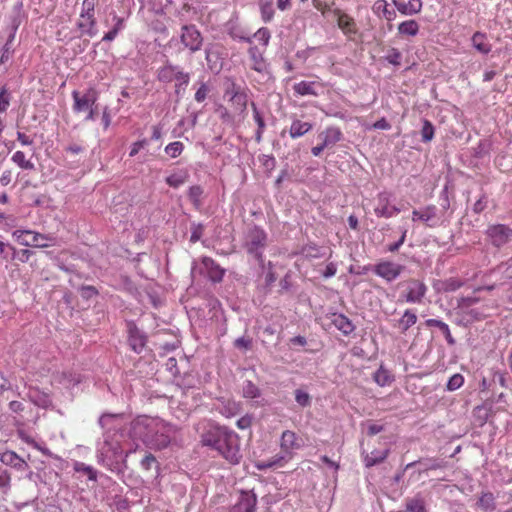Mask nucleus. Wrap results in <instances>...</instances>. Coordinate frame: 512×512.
I'll use <instances>...</instances> for the list:
<instances>
[{"label":"nucleus","mask_w":512,"mask_h":512,"mask_svg":"<svg viewBox=\"0 0 512 512\" xmlns=\"http://www.w3.org/2000/svg\"><path fill=\"white\" fill-rule=\"evenodd\" d=\"M372 9L377 16L383 17L389 22L396 18L395 10L388 8V3L386 0H377L374 3Z\"/></svg>","instance_id":"30"},{"label":"nucleus","mask_w":512,"mask_h":512,"mask_svg":"<svg viewBox=\"0 0 512 512\" xmlns=\"http://www.w3.org/2000/svg\"><path fill=\"white\" fill-rule=\"evenodd\" d=\"M390 199L391 194L388 192H380L377 195V203L374 208L377 217L391 218L400 212L396 206L390 205Z\"/></svg>","instance_id":"14"},{"label":"nucleus","mask_w":512,"mask_h":512,"mask_svg":"<svg viewBox=\"0 0 512 512\" xmlns=\"http://www.w3.org/2000/svg\"><path fill=\"white\" fill-rule=\"evenodd\" d=\"M254 38H256L260 43L263 44V46L266 47L269 44L271 33L268 28L262 27L255 32Z\"/></svg>","instance_id":"54"},{"label":"nucleus","mask_w":512,"mask_h":512,"mask_svg":"<svg viewBox=\"0 0 512 512\" xmlns=\"http://www.w3.org/2000/svg\"><path fill=\"white\" fill-rule=\"evenodd\" d=\"M183 150L184 144L180 141L171 142L164 149L165 153L169 155L171 158H177L178 156L181 155Z\"/></svg>","instance_id":"45"},{"label":"nucleus","mask_w":512,"mask_h":512,"mask_svg":"<svg viewBox=\"0 0 512 512\" xmlns=\"http://www.w3.org/2000/svg\"><path fill=\"white\" fill-rule=\"evenodd\" d=\"M238 412L239 405L236 402H228L221 410V413L227 418L235 416Z\"/></svg>","instance_id":"58"},{"label":"nucleus","mask_w":512,"mask_h":512,"mask_svg":"<svg viewBox=\"0 0 512 512\" xmlns=\"http://www.w3.org/2000/svg\"><path fill=\"white\" fill-rule=\"evenodd\" d=\"M202 265L213 282H219L222 280L224 270L212 258L203 257Z\"/></svg>","instance_id":"23"},{"label":"nucleus","mask_w":512,"mask_h":512,"mask_svg":"<svg viewBox=\"0 0 512 512\" xmlns=\"http://www.w3.org/2000/svg\"><path fill=\"white\" fill-rule=\"evenodd\" d=\"M435 129L433 124L427 120H423V126L421 129V139L423 142H430L434 137Z\"/></svg>","instance_id":"46"},{"label":"nucleus","mask_w":512,"mask_h":512,"mask_svg":"<svg viewBox=\"0 0 512 512\" xmlns=\"http://www.w3.org/2000/svg\"><path fill=\"white\" fill-rule=\"evenodd\" d=\"M189 179V173L186 169H181L166 177L165 182L172 188H179Z\"/></svg>","instance_id":"32"},{"label":"nucleus","mask_w":512,"mask_h":512,"mask_svg":"<svg viewBox=\"0 0 512 512\" xmlns=\"http://www.w3.org/2000/svg\"><path fill=\"white\" fill-rule=\"evenodd\" d=\"M427 327H437L439 332H442L449 345L455 344V339L452 337L448 324L438 319H427L425 321Z\"/></svg>","instance_id":"33"},{"label":"nucleus","mask_w":512,"mask_h":512,"mask_svg":"<svg viewBox=\"0 0 512 512\" xmlns=\"http://www.w3.org/2000/svg\"><path fill=\"white\" fill-rule=\"evenodd\" d=\"M406 510L407 512H427L424 498L418 494L406 499Z\"/></svg>","instance_id":"38"},{"label":"nucleus","mask_w":512,"mask_h":512,"mask_svg":"<svg viewBox=\"0 0 512 512\" xmlns=\"http://www.w3.org/2000/svg\"><path fill=\"white\" fill-rule=\"evenodd\" d=\"M416 322H417L416 313L411 309H407L404 311L402 317L398 320V328L400 329V331L402 333H405L413 325H415Z\"/></svg>","instance_id":"35"},{"label":"nucleus","mask_w":512,"mask_h":512,"mask_svg":"<svg viewBox=\"0 0 512 512\" xmlns=\"http://www.w3.org/2000/svg\"><path fill=\"white\" fill-rule=\"evenodd\" d=\"M394 4L397 10L403 15H414L419 13L422 9L421 0H410L406 3L394 0Z\"/></svg>","instance_id":"29"},{"label":"nucleus","mask_w":512,"mask_h":512,"mask_svg":"<svg viewBox=\"0 0 512 512\" xmlns=\"http://www.w3.org/2000/svg\"><path fill=\"white\" fill-rule=\"evenodd\" d=\"M234 347L243 351L250 350L252 348V339L245 336L239 337L234 341Z\"/></svg>","instance_id":"57"},{"label":"nucleus","mask_w":512,"mask_h":512,"mask_svg":"<svg viewBox=\"0 0 512 512\" xmlns=\"http://www.w3.org/2000/svg\"><path fill=\"white\" fill-rule=\"evenodd\" d=\"M338 27L349 38L357 34L358 29L355 20L346 13H339L337 19Z\"/></svg>","instance_id":"24"},{"label":"nucleus","mask_w":512,"mask_h":512,"mask_svg":"<svg viewBox=\"0 0 512 512\" xmlns=\"http://www.w3.org/2000/svg\"><path fill=\"white\" fill-rule=\"evenodd\" d=\"M384 59L391 65L400 66L402 54L397 48L392 47L387 51V54L385 55Z\"/></svg>","instance_id":"48"},{"label":"nucleus","mask_w":512,"mask_h":512,"mask_svg":"<svg viewBox=\"0 0 512 512\" xmlns=\"http://www.w3.org/2000/svg\"><path fill=\"white\" fill-rule=\"evenodd\" d=\"M319 138L322 140L321 143L328 148L340 142L343 138V134L338 127L331 126L321 132Z\"/></svg>","instance_id":"21"},{"label":"nucleus","mask_w":512,"mask_h":512,"mask_svg":"<svg viewBox=\"0 0 512 512\" xmlns=\"http://www.w3.org/2000/svg\"><path fill=\"white\" fill-rule=\"evenodd\" d=\"M95 4V0H83L80 12L81 18H85V16H87L86 18L95 17Z\"/></svg>","instance_id":"51"},{"label":"nucleus","mask_w":512,"mask_h":512,"mask_svg":"<svg viewBox=\"0 0 512 512\" xmlns=\"http://www.w3.org/2000/svg\"><path fill=\"white\" fill-rule=\"evenodd\" d=\"M11 93L3 86L0 89V113H5L10 106Z\"/></svg>","instance_id":"50"},{"label":"nucleus","mask_w":512,"mask_h":512,"mask_svg":"<svg viewBox=\"0 0 512 512\" xmlns=\"http://www.w3.org/2000/svg\"><path fill=\"white\" fill-rule=\"evenodd\" d=\"M17 435L23 442L27 443L28 445L33 446L34 448H36L37 450H40L44 454L46 453V451L43 448H41V446L24 430H18Z\"/></svg>","instance_id":"55"},{"label":"nucleus","mask_w":512,"mask_h":512,"mask_svg":"<svg viewBox=\"0 0 512 512\" xmlns=\"http://www.w3.org/2000/svg\"><path fill=\"white\" fill-rule=\"evenodd\" d=\"M230 101L236 111L243 113L247 108L248 97L245 92L233 88Z\"/></svg>","instance_id":"31"},{"label":"nucleus","mask_w":512,"mask_h":512,"mask_svg":"<svg viewBox=\"0 0 512 512\" xmlns=\"http://www.w3.org/2000/svg\"><path fill=\"white\" fill-rule=\"evenodd\" d=\"M257 498L255 494L243 493L234 505L232 512H255Z\"/></svg>","instance_id":"20"},{"label":"nucleus","mask_w":512,"mask_h":512,"mask_svg":"<svg viewBox=\"0 0 512 512\" xmlns=\"http://www.w3.org/2000/svg\"><path fill=\"white\" fill-rule=\"evenodd\" d=\"M73 98V111L75 113H82L92 106H95L98 100V92L94 88H89L81 93L77 90L72 92Z\"/></svg>","instance_id":"10"},{"label":"nucleus","mask_w":512,"mask_h":512,"mask_svg":"<svg viewBox=\"0 0 512 512\" xmlns=\"http://www.w3.org/2000/svg\"><path fill=\"white\" fill-rule=\"evenodd\" d=\"M204 190L200 185H193L188 190V198L196 209L202 206V196Z\"/></svg>","instance_id":"42"},{"label":"nucleus","mask_w":512,"mask_h":512,"mask_svg":"<svg viewBox=\"0 0 512 512\" xmlns=\"http://www.w3.org/2000/svg\"><path fill=\"white\" fill-rule=\"evenodd\" d=\"M390 450L389 449H383L378 450L375 449L371 451L370 453L363 452V461L366 467L370 468L372 466H375L377 464L382 463L389 455Z\"/></svg>","instance_id":"25"},{"label":"nucleus","mask_w":512,"mask_h":512,"mask_svg":"<svg viewBox=\"0 0 512 512\" xmlns=\"http://www.w3.org/2000/svg\"><path fill=\"white\" fill-rule=\"evenodd\" d=\"M301 447V440L294 431H283L280 438V448L285 456H291L293 450Z\"/></svg>","instance_id":"17"},{"label":"nucleus","mask_w":512,"mask_h":512,"mask_svg":"<svg viewBox=\"0 0 512 512\" xmlns=\"http://www.w3.org/2000/svg\"><path fill=\"white\" fill-rule=\"evenodd\" d=\"M74 470L79 473H84L87 475L88 479L91 481L97 480V472L96 470L83 462H75L74 463Z\"/></svg>","instance_id":"44"},{"label":"nucleus","mask_w":512,"mask_h":512,"mask_svg":"<svg viewBox=\"0 0 512 512\" xmlns=\"http://www.w3.org/2000/svg\"><path fill=\"white\" fill-rule=\"evenodd\" d=\"M0 462L18 472H24L30 469L28 463L13 450L0 452Z\"/></svg>","instance_id":"16"},{"label":"nucleus","mask_w":512,"mask_h":512,"mask_svg":"<svg viewBox=\"0 0 512 512\" xmlns=\"http://www.w3.org/2000/svg\"><path fill=\"white\" fill-rule=\"evenodd\" d=\"M486 234L495 247H502L512 239V229L504 224L489 226Z\"/></svg>","instance_id":"12"},{"label":"nucleus","mask_w":512,"mask_h":512,"mask_svg":"<svg viewBox=\"0 0 512 512\" xmlns=\"http://www.w3.org/2000/svg\"><path fill=\"white\" fill-rule=\"evenodd\" d=\"M263 53L264 52L256 46H251L248 49L249 58L252 62L251 68L259 73L267 71V63L264 59Z\"/></svg>","instance_id":"22"},{"label":"nucleus","mask_w":512,"mask_h":512,"mask_svg":"<svg viewBox=\"0 0 512 512\" xmlns=\"http://www.w3.org/2000/svg\"><path fill=\"white\" fill-rule=\"evenodd\" d=\"M157 78L162 83L175 82V95L178 98L183 97L186 88L190 82V74L185 72L180 66L166 63L157 72Z\"/></svg>","instance_id":"3"},{"label":"nucleus","mask_w":512,"mask_h":512,"mask_svg":"<svg viewBox=\"0 0 512 512\" xmlns=\"http://www.w3.org/2000/svg\"><path fill=\"white\" fill-rule=\"evenodd\" d=\"M215 450L231 464H238L242 458L239 436L237 433L229 429H226L224 437L220 439Z\"/></svg>","instance_id":"5"},{"label":"nucleus","mask_w":512,"mask_h":512,"mask_svg":"<svg viewBox=\"0 0 512 512\" xmlns=\"http://www.w3.org/2000/svg\"><path fill=\"white\" fill-rule=\"evenodd\" d=\"M268 244V234L260 226L253 225L248 228L243 238V249L263 269L265 268L264 251Z\"/></svg>","instance_id":"2"},{"label":"nucleus","mask_w":512,"mask_h":512,"mask_svg":"<svg viewBox=\"0 0 512 512\" xmlns=\"http://www.w3.org/2000/svg\"><path fill=\"white\" fill-rule=\"evenodd\" d=\"M204 232V225L201 223H192L191 224V236H190V242L196 243L199 241L203 235Z\"/></svg>","instance_id":"53"},{"label":"nucleus","mask_w":512,"mask_h":512,"mask_svg":"<svg viewBox=\"0 0 512 512\" xmlns=\"http://www.w3.org/2000/svg\"><path fill=\"white\" fill-rule=\"evenodd\" d=\"M427 293V286L423 281L410 279L406 282V293L402 297L407 303L419 304Z\"/></svg>","instance_id":"11"},{"label":"nucleus","mask_w":512,"mask_h":512,"mask_svg":"<svg viewBox=\"0 0 512 512\" xmlns=\"http://www.w3.org/2000/svg\"><path fill=\"white\" fill-rule=\"evenodd\" d=\"M242 394L244 398L256 399L261 396L260 389L250 380L243 383Z\"/></svg>","instance_id":"43"},{"label":"nucleus","mask_w":512,"mask_h":512,"mask_svg":"<svg viewBox=\"0 0 512 512\" xmlns=\"http://www.w3.org/2000/svg\"><path fill=\"white\" fill-rule=\"evenodd\" d=\"M443 285L445 291L453 292L462 287L463 282L458 279L450 278L446 280Z\"/></svg>","instance_id":"62"},{"label":"nucleus","mask_w":512,"mask_h":512,"mask_svg":"<svg viewBox=\"0 0 512 512\" xmlns=\"http://www.w3.org/2000/svg\"><path fill=\"white\" fill-rule=\"evenodd\" d=\"M13 252L15 254L16 249L10 243L0 241V256L3 260L9 259V252Z\"/></svg>","instance_id":"61"},{"label":"nucleus","mask_w":512,"mask_h":512,"mask_svg":"<svg viewBox=\"0 0 512 512\" xmlns=\"http://www.w3.org/2000/svg\"><path fill=\"white\" fill-rule=\"evenodd\" d=\"M463 383L464 377L461 374L457 373L449 378L446 388L448 391H455L459 389L463 385Z\"/></svg>","instance_id":"52"},{"label":"nucleus","mask_w":512,"mask_h":512,"mask_svg":"<svg viewBox=\"0 0 512 512\" xmlns=\"http://www.w3.org/2000/svg\"><path fill=\"white\" fill-rule=\"evenodd\" d=\"M477 506L483 512H493L496 509V498L491 492H483L477 501Z\"/></svg>","instance_id":"34"},{"label":"nucleus","mask_w":512,"mask_h":512,"mask_svg":"<svg viewBox=\"0 0 512 512\" xmlns=\"http://www.w3.org/2000/svg\"><path fill=\"white\" fill-rule=\"evenodd\" d=\"M125 423V415L122 413H104L99 418L104 440L98 447V463L111 471L117 469L118 459L123 453L120 441L124 438L121 429Z\"/></svg>","instance_id":"1"},{"label":"nucleus","mask_w":512,"mask_h":512,"mask_svg":"<svg viewBox=\"0 0 512 512\" xmlns=\"http://www.w3.org/2000/svg\"><path fill=\"white\" fill-rule=\"evenodd\" d=\"M322 88V84L316 81H300L293 85V91L298 96H318L317 88Z\"/></svg>","instance_id":"19"},{"label":"nucleus","mask_w":512,"mask_h":512,"mask_svg":"<svg viewBox=\"0 0 512 512\" xmlns=\"http://www.w3.org/2000/svg\"><path fill=\"white\" fill-rule=\"evenodd\" d=\"M11 161L22 170L32 171L35 169V164L30 159L26 158V155L23 151H16L12 155Z\"/></svg>","instance_id":"36"},{"label":"nucleus","mask_w":512,"mask_h":512,"mask_svg":"<svg viewBox=\"0 0 512 512\" xmlns=\"http://www.w3.org/2000/svg\"><path fill=\"white\" fill-rule=\"evenodd\" d=\"M126 326L127 341L130 349L137 354H141L148 342L147 334L139 329L133 321H128Z\"/></svg>","instance_id":"9"},{"label":"nucleus","mask_w":512,"mask_h":512,"mask_svg":"<svg viewBox=\"0 0 512 512\" xmlns=\"http://www.w3.org/2000/svg\"><path fill=\"white\" fill-rule=\"evenodd\" d=\"M156 458L152 454H146L145 457L141 460V468L144 470H150L154 464H156Z\"/></svg>","instance_id":"64"},{"label":"nucleus","mask_w":512,"mask_h":512,"mask_svg":"<svg viewBox=\"0 0 512 512\" xmlns=\"http://www.w3.org/2000/svg\"><path fill=\"white\" fill-rule=\"evenodd\" d=\"M178 427L161 419L157 422V429L152 432L148 447L152 449H165L176 436Z\"/></svg>","instance_id":"7"},{"label":"nucleus","mask_w":512,"mask_h":512,"mask_svg":"<svg viewBox=\"0 0 512 512\" xmlns=\"http://www.w3.org/2000/svg\"><path fill=\"white\" fill-rule=\"evenodd\" d=\"M312 128V123L303 122L295 118L291 123L289 135L292 139H297L307 134L310 130H312Z\"/></svg>","instance_id":"28"},{"label":"nucleus","mask_w":512,"mask_h":512,"mask_svg":"<svg viewBox=\"0 0 512 512\" xmlns=\"http://www.w3.org/2000/svg\"><path fill=\"white\" fill-rule=\"evenodd\" d=\"M477 302V298L461 297L460 299H458V307L463 311H467L472 305H474Z\"/></svg>","instance_id":"63"},{"label":"nucleus","mask_w":512,"mask_h":512,"mask_svg":"<svg viewBox=\"0 0 512 512\" xmlns=\"http://www.w3.org/2000/svg\"><path fill=\"white\" fill-rule=\"evenodd\" d=\"M398 32L401 35L416 36L419 32V24L415 20H406L398 25Z\"/></svg>","instance_id":"40"},{"label":"nucleus","mask_w":512,"mask_h":512,"mask_svg":"<svg viewBox=\"0 0 512 512\" xmlns=\"http://www.w3.org/2000/svg\"><path fill=\"white\" fill-rule=\"evenodd\" d=\"M259 8L263 22H271L274 17V8L272 0H259Z\"/></svg>","instance_id":"41"},{"label":"nucleus","mask_w":512,"mask_h":512,"mask_svg":"<svg viewBox=\"0 0 512 512\" xmlns=\"http://www.w3.org/2000/svg\"><path fill=\"white\" fill-rule=\"evenodd\" d=\"M373 379L379 386L383 387L391 384L394 380V377L389 370L381 365L379 369L374 373Z\"/></svg>","instance_id":"39"},{"label":"nucleus","mask_w":512,"mask_h":512,"mask_svg":"<svg viewBox=\"0 0 512 512\" xmlns=\"http://www.w3.org/2000/svg\"><path fill=\"white\" fill-rule=\"evenodd\" d=\"M226 429V427H220L208 422L205 427V431L201 435V443L204 446L215 449L217 444H219L220 439L224 437Z\"/></svg>","instance_id":"15"},{"label":"nucleus","mask_w":512,"mask_h":512,"mask_svg":"<svg viewBox=\"0 0 512 512\" xmlns=\"http://www.w3.org/2000/svg\"><path fill=\"white\" fill-rule=\"evenodd\" d=\"M295 401L301 407H308L311 404V396L303 389H296L294 392Z\"/></svg>","instance_id":"49"},{"label":"nucleus","mask_w":512,"mask_h":512,"mask_svg":"<svg viewBox=\"0 0 512 512\" xmlns=\"http://www.w3.org/2000/svg\"><path fill=\"white\" fill-rule=\"evenodd\" d=\"M422 221L425 222L429 227H435L439 224L437 218V208L434 205L426 206L422 209Z\"/></svg>","instance_id":"37"},{"label":"nucleus","mask_w":512,"mask_h":512,"mask_svg":"<svg viewBox=\"0 0 512 512\" xmlns=\"http://www.w3.org/2000/svg\"><path fill=\"white\" fill-rule=\"evenodd\" d=\"M210 89L205 82H201L199 88L197 89L194 98L198 103H202L208 96Z\"/></svg>","instance_id":"56"},{"label":"nucleus","mask_w":512,"mask_h":512,"mask_svg":"<svg viewBox=\"0 0 512 512\" xmlns=\"http://www.w3.org/2000/svg\"><path fill=\"white\" fill-rule=\"evenodd\" d=\"M13 239L26 247L46 248L54 244L55 237L52 234H42L29 229H16L12 232Z\"/></svg>","instance_id":"4"},{"label":"nucleus","mask_w":512,"mask_h":512,"mask_svg":"<svg viewBox=\"0 0 512 512\" xmlns=\"http://www.w3.org/2000/svg\"><path fill=\"white\" fill-rule=\"evenodd\" d=\"M11 489V474L6 469H0V491L8 494Z\"/></svg>","instance_id":"47"},{"label":"nucleus","mask_w":512,"mask_h":512,"mask_svg":"<svg viewBox=\"0 0 512 512\" xmlns=\"http://www.w3.org/2000/svg\"><path fill=\"white\" fill-rule=\"evenodd\" d=\"M180 40L183 46L190 53H196L201 50L203 45V37L201 32L195 25H184L181 28Z\"/></svg>","instance_id":"8"},{"label":"nucleus","mask_w":512,"mask_h":512,"mask_svg":"<svg viewBox=\"0 0 512 512\" xmlns=\"http://www.w3.org/2000/svg\"><path fill=\"white\" fill-rule=\"evenodd\" d=\"M80 295L83 299L89 300L98 294V290L91 285H83L79 289Z\"/></svg>","instance_id":"59"},{"label":"nucleus","mask_w":512,"mask_h":512,"mask_svg":"<svg viewBox=\"0 0 512 512\" xmlns=\"http://www.w3.org/2000/svg\"><path fill=\"white\" fill-rule=\"evenodd\" d=\"M76 27L80 32L79 37L88 36L92 38L98 33L95 17L81 18V15H79V19L76 22Z\"/></svg>","instance_id":"18"},{"label":"nucleus","mask_w":512,"mask_h":512,"mask_svg":"<svg viewBox=\"0 0 512 512\" xmlns=\"http://www.w3.org/2000/svg\"><path fill=\"white\" fill-rule=\"evenodd\" d=\"M472 46L481 54H488L492 50L491 44L487 41V35L482 32H475L471 38Z\"/></svg>","instance_id":"27"},{"label":"nucleus","mask_w":512,"mask_h":512,"mask_svg":"<svg viewBox=\"0 0 512 512\" xmlns=\"http://www.w3.org/2000/svg\"><path fill=\"white\" fill-rule=\"evenodd\" d=\"M332 324L341 331L345 336L350 335L354 330L355 326L352 321L344 314H333Z\"/></svg>","instance_id":"26"},{"label":"nucleus","mask_w":512,"mask_h":512,"mask_svg":"<svg viewBox=\"0 0 512 512\" xmlns=\"http://www.w3.org/2000/svg\"><path fill=\"white\" fill-rule=\"evenodd\" d=\"M251 107L253 110V118L257 124V128H259V130H265L266 124H265L264 118L261 115V113L259 112V110L254 102L251 103Z\"/></svg>","instance_id":"60"},{"label":"nucleus","mask_w":512,"mask_h":512,"mask_svg":"<svg viewBox=\"0 0 512 512\" xmlns=\"http://www.w3.org/2000/svg\"><path fill=\"white\" fill-rule=\"evenodd\" d=\"M158 420L159 418L138 416L130 423L128 432L129 437L141 440L146 446H148L152 437V432L157 429Z\"/></svg>","instance_id":"6"},{"label":"nucleus","mask_w":512,"mask_h":512,"mask_svg":"<svg viewBox=\"0 0 512 512\" xmlns=\"http://www.w3.org/2000/svg\"><path fill=\"white\" fill-rule=\"evenodd\" d=\"M404 266L391 262V261H382L374 266V273L385 279L388 282H392L397 279L402 273Z\"/></svg>","instance_id":"13"}]
</instances>
